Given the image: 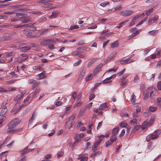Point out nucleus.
Returning <instances> with one entry per match:
<instances>
[{
    "label": "nucleus",
    "instance_id": "f257e3e1",
    "mask_svg": "<svg viewBox=\"0 0 161 161\" xmlns=\"http://www.w3.org/2000/svg\"><path fill=\"white\" fill-rule=\"evenodd\" d=\"M19 122L17 119H14L11 121L8 125V128L7 130V132L8 133H10L13 130V129L17 125Z\"/></svg>",
    "mask_w": 161,
    "mask_h": 161
},
{
    "label": "nucleus",
    "instance_id": "f03ea898",
    "mask_svg": "<svg viewBox=\"0 0 161 161\" xmlns=\"http://www.w3.org/2000/svg\"><path fill=\"white\" fill-rule=\"evenodd\" d=\"M117 138V137L116 136H111L110 139L108 141H106V146L108 147L109 146L112 145Z\"/></svg>",
    "mask_w": 161,
    "mask_h": 161
},
{
    "label": "nucleus",
    "instance_id": "7ed1b4c3",
    "mask_svg": "<svg viewBox=\"0 0 161 161\" xmlns=\"http://www.w3.org/2000/svg\"><path fill=\"white\" fill-rule=\"evenodd\" d=\"M142 31L141 29H138L136 28L131 29V38L135 37Z\"/></svg>",
    "mask_w": 161,
    "mask_h": 161
},
{
    "label": "nucleus",
    "instance_id": "20e7f679",
    "mask_svg": "<svg viewBox=\"0 0 161 161\" xmlns=\"http://www.w3.org/2000/svg\"><path fill=\"white\" fill-rule=\"evenodd\" d=\"M28 146H27L19 152L21 156L26 155L28 153L32 152L34 149V148L28 149Z\"/></svg>",
    "mask_w": 161,
    "mask_h": 161
},
{
    "label": "nucleus",
    "instance_id": "39448f33",
    "mask_svg": "<svg viewBox=\"0 0 161 161\" xmlns=\"http://www.w3.org/2000/svg\"><path fill=\"white\" fill-rule=\"evenodd\" d=\"M133 110H135L133 114V115L134 117H137L138 116V114L141 111V107H132Z\"/></svg>",
    "mask_w": 161,
    "mask_h": 161
},
{
    "label": "nucleus",
    "instance_id": "423d86ee",
    "mask_svg": "<svg viewBox=\"0 0 161 161\" xmlns=\"http://www.w3.org/2000/svg\"><path fill=\"white\" fill-rule=\"evenodd\" d=\"M55 41L53 40H47V45L48 48L50 49H53L54 47L53 45Z\"/></svg>",
    "mask_w": 161,
    "mask_h": 161
},
{
    "label": "nucleus",
    "instance_id": "0eeeda50",
    "mask_svg": "<svg viewBox=\"0 0 161 161\" xmlns=\"http://www.w3.org/2000/svg\"><path fill=\"white\" fill-rule=\"evenodd\" d=\"M75 122L68 121L65 123V127L66 128L70 129L72 128L75 125Z\"/></svg>",
    "mask_w": 161,
    "mask_h": 161
},
{
    "label": "nucleus",
    "instance_id": "6e6552de",
    "mask_svg": "<svg viewBox=\"0 0 161 161\" xmlns=\"http://www.w3.org/2000/svg\"><path fill=\"white\" fill-rule=\"evenodd\" d=\"M130 63H131L130 57L125 60H120L119 61V63L122 64H126Z\"/></svg>",
    "mask_w": 161,
    "mask_h": 161
},
{
    "label": "nucleus",
    "instance_id": "1a4fd4ad",
    "mask_svg": "<svg viewBox=\"0 0 161 161\" xmlns=\"http://www.w3.org/2000/svg\"><path fill=\"white\" fill-rule=\"evenodd\" d=\"M130 12L129 10H125L121 11L120 14L121 15L124 17H127L130 14Z\"/></svg>",
    "mask_w": 161,
    "mask_h": 161
},
{
    "label": "nucleus",
    "instance_id": "9d476101",
    "mask_svg": "<svg viewBox=\"0 0 161 161\" xmlns=\"http://www.w3.org/2000/svg\"><path fill=\"white\" fill-rule=\"evenodd\" d=\"M1 110L0 113V115H3L8 111L7 106H1Z\"/></svg>",
    "mask_w": 161,
    "mask_h": 161
},
{
    "label": "nucleus",
    "instance_id": "9b49d317",
    "mask_svg": "<svg viewBox=\"0 0 161 161\" xmlns=\"http://www.w3.org/2000/svg\"><path fill=\"white\" fill-rule=\"evenodd\" d=\"M115 76H116L115 75H112V76H110V77L107 78H106L104 80H103V81L102 83H103L104 84V83H108L109 82H110L111 81V80L110 81H108V80H110V79H112L113 78H114Z\"/></svg>",
    "mask_w": 161,
    "mask_h": 161
},
{
    "label": "nucleus",
    "instance_id": "f8f14e48",
    "mask_svg": "<svg viewBox=\"0 0 161 161\" xmlns=\"http://www.w3.org/2000/svg\"><path fill=\"white\" fill-rule=\"evenodd\" d=\"M20 56H21L23 57V58H21V60L17 59L16 60V61H17L19 63H21L22 61L23 60L24 61L26 59L28 58L27 54H20Z\"/></svg>",
    "mask_w": 161,
    "mask_h": 161
},
{
    "label": "nucleus",
    "instance_id": "ddd939ff",
    "mask_svg": "<svg viewBox=\"0 0 161 161\" xmlns=\"http://www.w3.org/2000/svg\"><path fill=\"white\" fill-rule=\"evenodd\" d=\"M102 67V65H98L94 71L93 74L94 75H97L100 71Z\"/></svg>",
    "mask_w": 161,
    "mask_h": 161
},
{
    "label": "nucleus",
    "instance_id": "4468645a",
    "mask_svg": "<svg viewBox=\"0 0 161 161\" xmlns=\"http://www.w3.org/2000/svg\"><path fill=\"white\" fill-rule=\"evenodd\" d=\"M38 76L40 79H43L46 77V73L45 71H43L41 73L38 75Z\"/></svg>",
    "mask_w": 161,
    "mask_h": 161
},
{
    "label": "nucleus",
    "instance_id": "2eb2a0df",
    "mask_svg": "<svg viewBox=\"0 0 161 161\" xmlns=\"http://www.w3.org/2000/svg\"><path fill=\"white\" fill-rule=\"evenodd\" d=\"M108 108L106 103H104L101 104L99 107V110H104L106 108Z\"/></svg>",
    "mask_w": 161,
    "mask_h": 161
},
{
    "label": "nucleus",
    "instance_id": "dca6fc26",
    "mask_svg": "<svg viewBox=\"0 0 161 161\" xmlns=\"http://www.w3.org/2000/svg\"><path fill=\"white\" fill-rule=\"evenodd\" d=\"M11 38V36H3L0 39V41L3 42L7 41L10 39Z\"/></svg>",
    "mask_w": 161,
    "mask_h": 161
},
{
    "label": "nucleus",
    "instance_id": "f3484780",
    "mask_svg": "<svg viewBox=\"0 0 161 161\" xmlns=\"http://www.w3.org/2000/svg\"><path fill=\"white\" fill-rule=\"evenodd\" d=\"M119 127L117 126L116 128H114L112 131V134L113 136H115V135L117 134V133L119 131Z\"/></svg>",
    "mask_w": 161,
    "mask_h": 161
},
{
    "label": "nucleus",
    "instance_id": "a211bd4d",
    "mask_svg": "<svg viewBox=\"0 0 161 161\" xmlns=\"http://www.w3.org/2000/svg\"><path fill=\"white\" fill-rule=\"evenodd\" d=\"M119 45V43L118 41H116L111 43V47L112 48H114L118 47Z\"/></svg>",
    "mask_w": 161,
    "mask_h": 161
},
{
    "label": "nucleus",
    "instance_id": "6ab92c4d",
    "mask_svg": "<svg viewBox=\"0 0 161 161\" xmlns=\"http://www.w3.org/2000/svg\"><path fill=\"white\" fill-rule=\"evenodd\" d=\"M30 49L31 47L28 46L20 48V50L23 52H26L27 51Z\"/></svg>",
    "mask_w": 161,
    "mask_h": 161
},
{
    "label": "nucleus",
    "instance_id": "aec40b11",
    "mask_svg": "<svg viewBox=\"0 0 161 161\" xmlns=\"http://www.w3.org/2000/svg\"><path fill=\"white\" fill-rule=\"evenodd\" d=\"M148 91L146 90L143 92L144 99L145 100H147L149 97Z\"/></svg>",
    "mask_w": 161,
    "mask_h": 161
},
{
    "label": "nucleus",
    "instance_id": "412c9836",
    "mask_svg": "<svg viewBox=\"0 0 161 161\" xmlns=\"http://www.w3.org/2000/svg\"><path fill=\"white\" fill-rule=\"evenodd\" d=\"M36 116V114L35 112H33L32 114L31 117L29 120V123L30 124H31L33 120L35 119Z\"/></svg>",
    "mask_w": 161,
    "mask_h": 161
},
{
    "label": "nucleus",
    "instance_id": "4be33fe9",
    "mask_svg": "<svg viewBox=\"0 0 161 161\" xmlns=\"http://www.w3.org/2000/svg\"><path fill=\"white\" fill-rule=\"evenodd\" d=\"M50 31V29H43L42 30H40L39 32V34L40 35H42L44 33Z\"/></svg>",
    "mask_w": 161,
    "mask_h": 161
},
{
    "label": "nucleus",
    "instance_id": "5701e85b",
    "mask_svg": "<svg viewBox=\"0 0 161 161\" xmlns=\"http://www.w3.org/2000/svg\"><path fill=\"white\" fill-rule=\"evenodd\" d=\"M39 89L40 88L38 87L36 88V89L35 92L31 94V96H32V97H33L37 95L40 91Z\"/></svg>",
    "mask_w": 161,
    "mask_h": 161
},
{
    "label": "nucleus",
    "instance_id": "b1692460",
    "mask_svg": "<svg viewBox=\"0 0 161 161\" xmlns=\"http://www.w3.org/2000/svg\"><path fill=\"white\" fill-rule=\"evenodd\" d=\"M101 154V152L100 151L95 152L94 153H92L91 154V157L93 158H94L97 155H100Z\"/></svg>",
    "mask_w": 161,
    "mask_h": 161
},
{
    "label": "nucleus",
    "instance_id": "393cba45",
    "mask_svg": "<svg viewBox=\"0 0 161 161\" xmlns=\"http://www.w3.org/2000/svg\"><path fill=\"white\" fill-rule=\"evenodd\" d=\"M93 75L92 74H91L85 78V80L87 82L91 80L92 78Z\"/></svg>",
    "mask_w": 161,
    "mask_h": 161
},
{
    "label": "nucleus",
    "instance_id": "a878e982",
    "mask_svg": "<svg viewBox=\"0 0 161 161\" xmlns=\"http://www.w3.org/2000/svg\"><path fill=\"white\" fill-rule=\"evenodd\" d=\"M27 5H14L12 6L13 8H27L26 7Z\"/></svg>",
    "mask_w": 161,
    "mask_h": 161
},
{
    "label": "nucleus",
    "instance_id": "bb28decb",
    "mask_svg": "<svg viewBox=\"0 0 161 161\" xmlns=\"http://www.w3.org/2000/svg\"><path fill=\"white\" fill-rule=\"evenodd\" d=\"M18 108L17 106H15L13 108V109L11 110V112H14V114H15L17 113L20 110V109L19 108L18 109H17V108Z\"/></svg>",
    "mask_w": 161,
    "mask_h": 161
},
{
    "label": "nucleus",
    "instance_id": "cd10ccee",
    "mask_svg": "<svg viewBox=\"0 0 161 161\" xmlns=\"http://www.w3.org/2000/svg\"><path fill=\"white\" fill-rule=\"evenodd\" d=\"M139 15H136L133 18V22H131V25H133L135 24V22L137 20V19L139 17Z\"/></svg>",
    "mask_w": 161,
    "mask_h": 161
},
{
    "label": "nucleus",
    "instance_id": "c85d7f7f",
    "mask_svg": "<svg viewBox=\"0 0 161 161\" xmlns=\"http://www.w3.org/2000/svg\"><path fill=\"white\" fill-rule=\"evenodd\" d=\"M157 33V30H153L148 32V34L150 36H154L155 35V34Z\"/></svg>",
    "mask_w": 161,
    "mask_h": 161
},
{
    "label": "nucleus",
    "instance_id": "c756f323",
    "mask_svg": "<svg viewBox=\"0 0 161 161\" xmlns=\"http://www.w3.org/2000/svg\"><path fill=\"white\" fill-rule=\"evenodd\" d=\"M153 8H149L146 10V14L147 16H148L152 12H153Z\"/></svg>",
    "mask_w": 161,
    "mask_h": 161
},
{
    "label": "nucleus",
    "instance_id": "7c9ffc66",
    "mask_svg": "<svg viewBox=\"0 0 161 161\" xmlns=\"http://www.w3.org/2000/svg\"><path fill=\"white\" fill-rule=\"evenodd\" d=\"M5 119L6 117L4 116H2L0 119V127L2 126V123L5 120Z\"/></svg>",
    "mask_w": 161,
    "mask_h": 161
},
{
    "label": "nucleus",
    "instance_id": "2f4dec72",
    "mask_svg": "<svg viewBox=\"0 0 161 161\" xmlns=\"http://www.w3.org/2000/svg\"><path fill=\"white\" fill-rule=\"evenodd\" d=\"M16 16H17L19 18L21 19H23V18H24L25 17H26L24 15V14L21 13L17 14H16Z\"/></svg>",
    "mask_w": 161,
    "mask_h": 161
},
{
    "label": "nucleus",
    "instance_id": "473e14b6",
    "mask_svg": "<svg viewBox=\"0 0 161 161\" xmlns=\"http://www.w3.org/2000/svg\"><path fill=\"white\" fill-rule=\"evenodd\" d=\"M76 117V114H73L69 118L68 120L71 121H74L73 120L75 119Z\"/></svg>",
    "mask_w": 161,
    "mask_h": 161
},
{
    "label": "nucleus",
    "instance_id": "72a5a7b5",
    "mask_svg": "<svg viewBox=\"0 0 161 161\" xmlns=\"http://www.w3.org/2000/svg\"><path fill=\"white\" fill-rule=\"evenodd\" d=\"M23 20L21 21L23 23H26L28 21H29L30 19V18L29 17H25L23 19Z\"/></svg>",
    "mask_w": 161,
    "mask_h": 161
},
{
    "label": "nucleus",
    "instance_id": "f704fd0d",
    "mask_svg": "<svg viewBox=\"0 0 161 161\" xmlns=\"http://www.w3.org/2000/svg\"><path fill=\"white\" fill-rule=\"evenodd\" d=\"M40 83V81H36V80L34 83L33 85V90L35 89V88L38 86V85Z\"/></svg>",
    "mask_w": 161,
    "mask_h": 161
},
{
    "label": "nucleus",
    "instance_id": "c9c22d12",
    "mask_svg": "<svg viewBox=\"0 0 161 161\" xmlns=\"http://www.w3.org/2000/svg\"><path fill=\"white\" fill-rule=\"evenodd\" d=\"M136 96L133 94L131 95V103H135L136 101Z\"/></svg>",
    "mask_w": 161,
    "mask_h": 161
},
{
    "label": "nucleus",
    "instance_id": "e433bc0d",
    "mask_svg": "<svg viewBox=\"0 0 161 161\" xmlns=\"http://www.w3.org/2000/svg\"><path fill=\"white\" fill-rule=\"evenodd\" d=\"M52 6V5L51 3H45L42 6V7L44 8H50Z\"/></svg>",
    "mask_w": 161,
    "mask_h": 161
},
{
    "label": "nucleus",
    "instance_id": "4c0bfd02",
    "mask_svg": "<svg viewBox=\"0 0 161 161\" xmlns=\"http://www.w3.org/2000/svg\"><path fill=\"white\" fill-rule=\"evenodd\" d=\"M28 9L25 8H20L16 9V11L19 12L26 11Z\"/></svg>",
    "mask_w": 161,
    "mask_h": 161
},
{
    "label": "nucleus",
    "instance_id": "58836bf2",
    "mask_svg": "<svg viewBox=\"0 0 161 161\" xmlns=\"http://www.w3.org/2000/svg\"><path fill=\"white\" fill-rule=\"evenodd\" d=\"M147 125H148V123L147 122H146V121L144 122L143 123V124L142 125V129H145L146 128Z\"/></svg>",
    "mask_w": 161,
    "mask_h": 161
},
{
    "label": "nucleus",
    "instance_id": "ea45409f",
    "mask_svg": "<svg viewBox=\"0 0 161 161\" xmlns=\"http://www.w3.org/2000/svg\"><path fill=\"white\" fill-rule=\"evenodd\" d=\"M75 142H78L80 140V138L78 134H76L75 135Z\"/></svg>",
    "mask_w": 161,
    "mask_h": 161
},
{
    "label": "nucleus",
    "instance_id": "a19ab883",
    "mask_svg": "<svg viewBox=\"0 0 161 161\" xmlns=\"http://www.w3.org/2000/svg\"><path fill=\"white\" fill-rule=\"evenodd\" d=\"M150 135L152 140L157 139L158 136V135L155 134H150Z\"/></svg>",
    "mask_w": 161,
    "mask_h": 161
},
{
    "label": "nucleus",
    "instance_id": "79ce46f5",
    "mask_svg": "<svg viewBox=\"0 0 161 161\" xmlns=\"http://www.w3.org/2000/svg\"><path fill=\"white\" fill-rule=\"evenodd\" d=\"M85 75V70L84 69H82V71H81L80 74V75L79 77H81V78L82 79V77H83Z\"/></svg>",
    "mask_w": 161,
    "mask_h": 161
},
{
    "label": "nucleus",
    "instance_id": "37998d69",
    "mask_svg": "<svg viewBox=\"0 0 161 161\" xmlns=\"http://www.w3.org/2000/svg\"><path fill=\"white\" fill-rule=\"evenodd\" d=\"M132 103L133 104L132 107H141L140 106V103H136L135 102Z\"/></svg>",
    "mask_w": 161,
    "mask_h": 161
},
{
    "label": "nucleus",
    "instance_id": "c03bdc74",
    "mask_svg": "<svg viewBox=\"0 0 161 161\" xmlns=\"http://www.w3.org/2000/svg\"><path fill=\"white\" fill-rule=\"evenodd\" d=\"M149 109L151 111L153 112L156 110L157 108L155 107L151 106L149 108Z\"/></svg>",
    "mask_w": 161,
    "mask_h": 161
},
{
    "label": "nucleus",
    "instance_id": "a18cd8bd",
    "mask_svg": "<svg viewBox=\"0 0 161 161\" xmlns=\"http://www.w3.org/2000/svg\"><path fill=\"white\" fill-rule=\"evenodd\" d=\"M79 27L77 25H73L70 27V30H72L75 29H78Z\"/></svg>",
    "mask_w": 161,
    "mask_h": 161
},
{
    "label": "nucleus",
    "instance_id": "49530a36",
    "mask_svg": "<svg viewBox=\"0 0 161 161\" xmlns=\"http://www.w3.org/2000/svg\"><path fill=\"white\" fill-rule=\"evenodd\" d=\"M57 15V13L56 12H54L52 13L51 17L52 18H55Z\"/></svg>",
    "mask_w": 161,
    "mask_h": 161
},
{
    "label": "nucleus",
    "instance_id": "de8ad7c7",
    "mask_svg": "<svg viewBox=\"0 0 161 161\" xmlns=\"http://www.w3.org/2000/svg\"><path fill=\"white\" fill-rule=\"evenodd\" d=\"M122 8L121 6V5L116 6L114 8V9L115 10H119Z\"/></svg>",
    "mask_w": 161,
    "mask_h": 161
},
{
    "label": "nucleus",
    "instance_id": "09e8293b",
    "mask_svg": "<svg viewBox=\"0 0 161 161\" xmlns=\"http://www.w3.org/2000/svg\"><path fill=\"white\" fill-rule=\"evenodd\" d=\"M30 96H28L24 101V104L25 106L26 105L28 104V102H27V101L29 99V98L30 97Z\"/></svg>",
    "mask_w": 161,
    "mask_h": 161
},
{
    "label": "nucleus",
    "instance_id": "8fccbe9b",
    "mask_svg": "<svg viewBox=\"0 0 161 161\" xmlns=\"http://www.w3.org/2000/svg\"><path fill=\"white\" fill-rule=\"evenodd\" d=\"M127 125V124L126 123L122 122L119 125V126L121 128L125 127Z\"/></svg>",
    "mask_w": 161,
    "mask_h": 161
},
{
    "label": "nucleus",
    "instance_id": "3c124183",
    "mask_svg": "<svg viewBox=\"0 0 161 161\" xmlns=\"http://www.w3.org/2000/svg\"><path fill=\"white\" fill-rule=\"evenodd\" d=\"M64 154V152H63L61 151L60 152H59L57 154V157L58 158H59L60 157H62Z\"/></svg>",
    "mask_w": 161,
    "mask_h": 161
},
{
    "label": "nucleus",
    "instance_id": "603ef678",
    "mask_svg": "<svg viewBox=\"0 0 161 161\" xmlns=\"http://www.w3.org/2000/svg\"><path fill=\"white\" fill-rule=\"evenodd\" d=\"M82 61L81 60H79L77 61L74 64V66H75L78 65Z\"/></svg>",
    "mask_w": 161,
    "mask_h": 161
},
{
    "label": "nucleus",
    "instance_id": "864d4df0",
    "mask_svg": "<svg viewBox=\"0 0 161 161\" xmlns=\"http://www.w3.org/2000/svg\"><path fill=\"white\" fill-rule=\"evenodd\" d=\"M102 141V139H100L97 141L94 144L95 147H97L98 145Z\"/></svg>",
    "mask_w": 161,
    "mask_h": 161
},
{
    "label": "nucleus",
    "instance_id": "5fc2aeb1",
    "mask_svg": "<svg viewBox=\"0 0 161 161\" xmlns=\"http://www.w3.org/2000/svg\"><path fill=\"white\" fill-rule=\"evenodd\" d=\"M34 24H33L31 23H30V24H25L24 25H22V27H28L31 26L33 25Z\"/></svg>",
    "mask_w": 161,
    "mask_h": 161
},
{
    "label": "nucleus",
    "instance_id": "6e6d98bb",
    "mask_svg": "<svg viewBox=\"0 0 161 161\" xmlns=\"http://www.w3.org/2000/svg\"><path fill=\"white\" fill-rule=\"evenodd\" d=\"M117 69V67H115V68H111L108 70V72H110L111 71H114V72H115L116 71Z\"/></svg>",
    "mask_w": 161,
    "mask_h": 161
},
{
    "label": "nucleus",
    "instance_id": "4d7b16f0",
    "mask_svg": "<svg viewBox=\"0 0 161 161\" xmlns=\"http://www.w3.org/2000/svg\"><path fill=\"white\" fill-rule=\"evenodd\" d=\"M139 80V77L137 75H136L135 76L134 78V80H133V82L134 83H136V82H137V81H138Z\"/></svg>",
    "mask_w": 161,
    "mask_h": 161
},
{
    "label": "nucleus",
    "instance_id": "13d9d810",
    "mask_svg": "<svg viewBox=\"0 0 161 161\" xmlns=\"http://www.w3.org/2000/svg\"><path fill=\"white\" fill-rule=\"evenodd\" d=\"M15 81V80H11L9 81H7L5 82V84H8L14 83Z\"/></svg>",
    "mask_w": 161,
    "mask_h": 161
},
{
    "label": "nucleus",
    "instance_id": "bf43d9fd",
    "mask_svg": "<svg viewBox=\"0 0 161 161\" xmlns=\"http://www.w3.org/2000/svg\"><path fill=\"white\" fill-rule=\"evenodd\" d=\"M52 156L50 154H47L44 156V158L46 159H48L51 158Z\"/></svg>",
    "mask_w": 161,
    "mask_h": 161
},
{
    "label": "nucleus",
    "instance_id": "052dcab7",
    "mask_svg": "<svg viewBox=\"0 0 161 161\" xmlns=\"http://www.w3.org/2000/svg\"><path fill=\"white\" fill-rule=\"evenodd\" d=\"M132 124H133V125H137V120L136 119H134L132 120H131V125H132Z\"/></svg>",
    "mask_w": 161,
    "mask_h": 161
},
{
    "label": "nucleus",
    "instance_id": "680f3d73",
    "mask_svg": "<svg viewBox=\"0 0 161 161\" xmlns=\"http://www.w3.org/2000/svg\"><path fill=\"white\" fill-rule=\"evenodd\" d=\"M157 103L158 105H161V98H159L157 99Z\"/></svg>",
    "mask_w": 161,
    "mask_h": 161
},
{
    "label": "nucleus",
    "instance_id": "e2e57ef3",
    "mask_svg": "<svg viewBox=\"0 0 161 161\" xmlns=\"http://www.w3.org/2000/svg\"><path fill=\"white\" fill-rule=\"evenodd\" d=\"M8 100H5L4 101L3 103L1 106H5L8 103Z\"/></svg>",
    "mask_w": 161,
    "mask_h": 161
},
{
    "label": "nucleus",
    "instance_id": "0e129e2a",
    "mask_svg": "<svg viewBox=\"0 0 161 161\" xmlns=\"http://www.w3.org/2000/svg\"><path fill=\"white\" fill-rule=\"evenodd\" d=\"M157 86L159 90H161V81H159L158 82Z\"/></svg>",
    "mask_w": 161,
    "mask_h": 161
},
{
    "label": "nucleus",
    "instance_id": "69168bd1",
    "mask_svg": "<svg viewBox=\"0 0 161 161\" xmlns=\"http://www.w3.org/2000/svg\"><path fill=\"white\" fill-rule=\"evenodd\" d=\"M140 128V126L139 125H135L134 126V130L136 131L139 129Z\"/></svg>",
    "mask_w": 161,
    "mask_h": 161
},
{
    "label": "nucleus",
    "instance_id": "338daca9",
    "mask_svg": "<svg viewBox=\"0 0 161 161\" xmlns=\"http://www.w3.org/2000/svg\"><path fill=\"white\" fill-rule=\"evenodd\" d=\"M102 124H103L102 121H101L98 123V126L97 127V130L99 129L102 126Z\"/></svg>",
    "mask_w": 161,
    "mask_h": 161
},
{
    "label": "nucleus",
    "instance_id": "774afa93",
    "mask_svg": "<svg viewBox=\"0 0 161 161\" xmlns=\"http://www.w3.org/2000/svg\"><path fill=\"white\" fill-rule=\"evenodd\" d=\"M146 140L147 142H149L150 141H151V140H152V139L151 138V136H150V134L148 135L147 136Z\"/></svg>",
    "mask_w": 161,
    "mask_h": 161
}]
</instances>
